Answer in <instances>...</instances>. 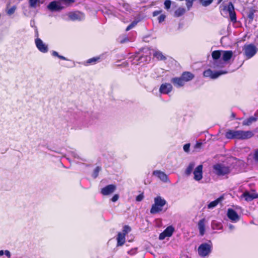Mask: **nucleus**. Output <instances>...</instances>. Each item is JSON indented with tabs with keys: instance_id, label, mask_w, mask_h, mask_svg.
Here are the masks:
<instances>
[{
	"instance_id": "37",
	"label": "nucleus",
	"mask_w": 258,
	"mask_h": 258,
	"mask_svg": "<svg viewBox=\"0 0 258 258\" xmlns=\"http://www.w3.org/2000/svg\"><path fill=\"white\" fill-rule=\"evenodd\" d=\"M144 198V194L142 193L136 197V200L137 202H141L143 200Z\"/></svg>"
},
{
	"instance_id": "6",
	"label": "nucleus",
	"mask_w": 258,
	"mask_h": 258,
	"mask_svg": "<svg viewBox=\"0 0 258 258\" xmlns=\"http://www.w3.org/2000/svg\"><path fill=\"white\" fill-rule=\"evenodd\" d=\"M224 10L228 12L230 21L233 23L237 21L236 14L234 10V7L231 2H230L227 6H224Z\"/></svg>"
},
{
	"instance_id": "52",
	"label": "nucleus",
	"mask_w": 258,
	"mask_h": 258,
	"mask_svg": "<svg viewBox=\"0 0 258 258\" xmlns=\"http://www.w3.org/2000/svg\"><path fill=\"white\" fill-rule=\"evenodd\" d=\"M223 0H217V4H220Z\"/></svg>"
},
{
	"instance_id": "33",
	"label": "nucleus",
	"mask_w": 258,
	"mask_h": 258,
	"mask_svg": "<svg viewBox=\"0 0 258 258\" xmlns=\"http://www.w3.org/2000/svg\"><path fill=\"white\" fill-rule=\"evenodd\" d=\"M131 230V229L130 226L128 225H125L123 228L122 232L121 233L122 234H124V235H126V234L128 233Z\"/></svg>"
},
{
	"instance_id": "14",
	"label": "nucleus",
	"mask_w": 258,
	"mask_h": 258,
	"mask_svg": "<svg viewBox=\"0 0 258 258\" xmlns=\"http://www.w3.org/2000/svg\"><path fill=\"white\" fill-rule=\"evenodd\" d=\"M47 8L52 12L59 11L61 10L63 7L60 5V4L56 1L51 2L47 6Z\"/></svg>"
},
{
	"instance_id": "1",
	"label": "nucleus",
	"mask_w": 258,
	"mask_h": 258,
	"mask_svg": "<svg viewBox=\"0 0 258 258\" xmlns=\"http://www.w3.org/2000/svg\"><path fill=\"white\" fill-rule=\"evenodd\" d=\"M253 136V133L250 131L228 130L225 133V137L228 139L246 140L251 138Z\"/></svg>"
},
{
	"instance_id": "44",
	"label": "nucleus",
	"mask_w": 258,
	"mask_h": 258,
	"mask_svg": "<svg viewBox=\"0 0 258 258\" xmlns=\"http://www.w3.org/2000/svg\"><path fill=\"white\" fill-rule=\"evenodd\" d=\"M162 10L155 11L153 12V16L154 17L157 16L159 14H160L162 13Z\"/></svg>"
},
{
	"instance_id": "25",
	"label": "nucleus",
	"mask_w": 258,
	"mask_h": 258,
	"mask_svg": "<svg viewBox=\"0 0 258 258\" xmlns=\"http://www.w3.org/2000/svg\"><path fill=\"white\" fill-rule=\"evenodd\" d=\"M224 199V197L223 196H220L219 198H218V199H217L216 200H215V201H212L211 202H210L208 205V209H212V208H215V207H216L218 204L221 202Z\"/></svg>"
},
{
	"instance_id": "47",
	"label": "nucleus",
	"mask_w": 258,
	"mask_h": 258,
	"mask_svg": "<svg viewBox=\"0 0 258 258\" xmlns=\"http://www.w3.org/2000/svg\"><path fill=\"white\" fill-rule=\"evenodd\" d=\"M62 1L64 2H65L66 3H69V4L73 3L75 2L74 0H62Z\"/></svg>"
},
{
	"instance_id": "40",
	"label": "nucleus",
	"mask_w": 258,
	"mask_h": 258,
	"mask_svg": "<svg viewBox=\"0 0 258 258\" xmlns=\"http://www.w3.org/2000/svg\"><path fill=\"white\" fill-rule=\"evenodd\" d=\"M253 158L255 161L258 162V149L255 150L253 154Z\"/></svg>"
},
{
	"instance_id": "48",
	"label": "nucleus",
	"mask_w": 258,
	"mask_h": 258,
	"mask_svg": "<svg viewBox=\"0 0 258 258\" xmlns=\"http://www.w3.org/2000/svg\"><path fill=\"white\" fill-rule=\"evenodd\" d=\"M58 58L61 59H62V60H68V59L67 58H66L63 56L60 55H59Z\"/></svg>"
},
{
	"instance_id": "8",
	"label": "nucleus",
	"mask_w": 258,
	"mask_h": 258,
	"mask_svg": "<svg viewBox=\"0 0 258 258\" xmlns=\"http://www.w3.org/2000/svg\"><path fill=\"white\" fill-rule=\"evenodd\" d=\"M69 18L72 21H81L84 19V14L79 11L72 12L68 14Z\"/></svg>"
},
{
	"instance_id": "24",
	"label": "nucleus",
	"mask_w": 258,
	"mask_h": 258,
	"mask_svg": "<svg viewBox=\"0 0 258 258\" xmlns=\"http://www.w3.org/2000/svg\"><path fill=\"white\" fill-rule=\"evenodd\" d=\"M186 12L185 8L180 7L178 8L174 12V17L178 18L183 16Z\"/></svg>"
},
{
	"instance_id": "15",
	"label": "nucleus",
	"mask_w": 258,
	"mask_h": 258,
	"mask_svg": "<svg viewBox=\"0 0 258 258\" xmlns=\"http://www.w3.org/2000/svg\"><path fill=\"white\" fill-rule=\"evenodd\" d=\"M227 217L232 221L237 222L239 220V216L236 212L232 209H228Z\"/></svg>"
},
{
	"instance_id": "18",
	"label": "nucleus",
	"mask_w": 258,
	"mask_h": 258,
	"mask_svg": "<svg viewBox=\"0 0 258 258\" xmlns=\"http://www.w3.org/2000/svg\"><path fill=\"white\" fill-rule=\"evenodd\" d=\"M181 77L185 83L192 80L195 78V75L190 72L185 71L182 73Z\"/></svg>"
},
{
	"instance_id": "10",
	"label": "nucleus",
	"mask_w": 258,
	"mask_h": 258,
	"mask_svg": "<svg viewBox=\"0 0 258 258\" xmlns=\"http://www.w3.org/2000/svg\"><path fill=\"white\" fill-rule=\"evenodd\" d=\"M174 231V228L172 226H168L164 231L159 235V239L163 240L166 237H170Z\"/></svg>"
},
{
	"instance_id": "39",
	"label": "nucleus",
	"mask_w": 258,
	"mask_h": 258,
	"mask_svg": "<svg viewBox=\"0 0 258 258\" xmlns=\"http://www.w3.org/2000/svg\"><path fill=\"white\" fill-rule=\"evenodd\" d=\"M190 144H186L183 146V150L185 152H188L189 151Z\"/></svg>"
},
{
	"instance_id": "35",
	"label": "nucleus",
	"mask_w": 258,
	"mask_h": 258,
	"mask_svg": "<svg viewBox=\"0 0 258 258\" xmlns=\"http://www.w3.org/2000/svg\"><path fill=\"white\" fill-rule=\"evenodd\" d=\"M100 170H101V168L99 166H97L95 168V169L93 171V177L94 178H96L98 176L99 172L100 171Z\"/></svg>"
},
{
	"instance_id": "49",
	"label": "nucleus",
	"mask_w": 258,
	"mask_h": 258,
	"mask_svg": "<svg viewBox=\"0 0 258 258\" xmlns=\"http://www.w3.org/2000/svg\"><path fill=\"white\" fill-rule=\"evenodd\" d=\"M202 143L198 142L196 145V147L200 148L202 146Z\"/></svg>"
},
{
	"instance_id": "22",
	"label": "nucleus",
	"mask_w": 258,
	"mask_h": 258,
	"mask_svg": "<svg viewBox=\"0 0 258 258\" xmlns=\"http://www.w3.org/2000/svg\"><path fill=\"white\" fill-rule=\"evenodd\" d=\"M222 59L225 62H228L233 56L231 50H222Z\"/></svg>"
},
{
	"instance_id": "3",
	"label": "nucleus",
	"mask_w": 258,
	"mask_h": 258,
	"mask_svg": "<svg viewBox=\"0 0 258 258\" xmlns=\"http://www.w3.org/2000/svg\"><path fill=\"white\" fill-rule=\"evenodd\" d=\"M215 174L218 176H223L230 172V167L223 164L218 163L213 166Z\"/></svg>"
},
{
	"instance_id": "46",
	"label": "nucleus",
	"mask_w": 258,
	"mask_h": 258,
	"mask_svg": "<svg viewBox=\"0 0 258 258\" xmlns=\"http://www.w3.org/2000/svg\"><path fill=\"white\" fill-rule=\"evenodd\" d=\"M52 55L54 56H56V57H58L59 55L58 53V52H57L56 51H53V52H52Z\"/></svg>"
},
{
	"instance_id": "2",
	"label": "nucleus",
	"mask_w": 258,
	"mask_h": 258,
	"mask_svg": "<svg viewBox=\"0 0 258 258\" xmlns=\"http://www.w3.org/2000/svg\"><path fill=\"white\" fill-rule=\"evenodd\" d=\"M167 204V202L160 196H157L154 198V204L150 209V213L156 214L161 212L163 210L164 206Z\"/></svg>"
},
{
	"instance_id": "45",
	"label": "nucleus",
	"mask_w": 258,
	"mask_h": 258,
	"mask_svg": "<svg viewBox=\"0 0 258 258\" xmlns=\"http://www.w3.org/2000/svg\"><path fill=\"white\" fill-rule=\"evenodd\" d=\"M5 254L8 256V258H10L11 255L10 252L9 250H5Z\"/></svg>"
},
{
	"instance_id": "43",
	"label": "nucleus",
	"mask_w": 258,
	"mask_h": 258,
	"mask_svg": "<svg viewBox=\"0 0 258 258\" xmlns=\"http://www.w3.org/2000/svg\"><path fill=\"white\" fill-rule=\"evenodd\" d=\"M135 24L134 23H131V24H130L126 28V29H125V31H129L130 29H131L132 28H133L134 26H135Z\"/></svg>"
},
{
	"instance_id": "21",
	"label": "nucleus",
	"mask_w": 258,
	"mask_h": 258,
	"mask_svg": "<svg viewBox=\"0 0 258 258\" xmlns=\"http://www.w3.org/2000/svg\"><path fill=\"white\" fill-rule=\"evenodd\" d=\"M171 81L177 87H182L185 84L181 76L180 77L173 78L171 79Z\"/></svg>"
},
{
	"instance_id": "19",
	"label": "nucleus",
	"mask_w": 258,
	"mask_h": 258,
	"mask_svg": "<svg viewBox=\"0 0 258 258\" xmlns=\"http://www.w3.org/2000/svg\"><path fill=\"white\" fill-rule=\"evenodd\" d=\"M147 61V56L136 55L134 57L132 60V63L135 65H138L141 62Z\"/></svg>"
},
{
	"instance_id": "42",
	"label": "nucleus",
	"mask_w": 258,
	"mask_h": 258,
	"mask_svg": "<svg viewBox=\"0 0 258 258\" xmlns=\"http://www.w3.org/2000/svg\"><path fill=\"white\" fill-rule=\"evenodd\" d=\"M129 41V39L127 37L125 36L120 40V43H124Z\"/></svg>"
},
{
	"instance_id": "17",
	"label": "nucleus",
	"mask_w": 258,
	"mask_h": 258,
	"mask_svg": "<svg viewBox=\"0 0 258 258\" xmlns=\"http://www.w3.org/2000/svg\"><path fill=\"white\" fill-rule=\"evenodd\" d=\"M242 197L246 201H251L254 199H258V194H250L248 191H246L243 193Z\"/></svg>"
},
{
	"instance_id": "5",
	"label": "nucleus",
	"mask_w": 258,
	"mask_h": 258,
	"mask_svg": "<svg viewBox=\"0 0 258 258\" xmlns=\"http://www.w3.org/2000/svg\"><path fill=\"white\" fill-rule=\"evenodd\" d=\"M212 248V244H209L207 243H202L198 247V253L201 256H206L211 252Z\"/></svg>"
},
{
	"instance_id": "30",
	"label": "nucleus",
	"mask_w": 258,
	"mask_h": 258,
	"mask_svg": "<svg viewBox=\"0 0 258 258\" xmlns=\"http://www.w3.org/2000/svg\"><path fill=\"white\" fill-rule=\"evenodd\" d=\"M195 166V164L194 163H190L186 168L185 173L186 175H189L192 172L194 167Z\"/></svg>"
},
{
	"instance_id": "9",
	"label": "nucleus",
	"mask_w": 258,
	"mask_h": 258,
	"mask_svg": "<svg viewBox=\"0 0 258 258\" xmlns=\"http://www.w3.org/2000/svg\"><path fill=\"white\" fill-rule=\"evenodd\" d=\"M116 189V186L115 185L113 184H109L101 188V193L103 196H108L113 193Z\"/></svg>"
},
{
	"instance_id": "16",
	"label": "nucleus",
	"mask_w": 258,
	"mask_h": 258,
	"mask_svg": "<svg viewBox=\"0 0 258 258\" xmlns=\"http://www.w3.org/2000/svg\"><path fill=\"white\" fill-rule=\"evenodd\" d=\"M257 120V115L256 112L254 114L253 116H250L248 118L245 119L242 122V125L244 126H249L253 122L256 121Z\"/></svg>"
},
{
	"instance_id": "31",
	"label": "nucleus",
	"mask_w": 258,
	"mask_h": 258,
	"mask_svg": "<svg viewBox=\"0 0 258 258\" xmlns=\"http://www.w3.org/2000/svg\"><path fill=\"white\" fill-rule=\"evenodd\" d=\"M40 0H29L30 7L31 8H35L36 5L39 3Z\"/></svg>"
},
{
	"instance_id": "34",
	"label": "nucleus",
	"mask_w": 258,
	"mask_h": 258,
	"mask_svg": "<svg viewBox=\"0 0 258 258\" xmlns=\"http://www.w3.org/2000/svg\"><path fill=\"white\" fill-rule=\"evenodd\" d=\"M254 12H255L254 10H251L248 14L247 17L250 21H252L254 19Z\"/></svg>"
},
{
	"instance_id": "50",
	"label": "nucleus",
	"mask_w": 258,
	"mask_h": 258,
	"mask_svg": "<svg viewBox=\"0 0 258 258\" xmlns=\"http://www.w3.org/2000/svg\"><path fill=\"white\" fill-rule=\"evenodd\" d=\"M231 117H232L233 118H234L236 116V115L234 113L232 112L231 114Z\"/></svg>"
},
{
	"instance_id": "32",
	"label": "nucleus",
	"mask_w": 258,
	"mask_h": 258,
	"mask_svg": "<svg viewBox=\"0 0 258 258\" xmlns=\"http://www.w3.org/2000/svg\"><path fill=\"white\" fill-rule=\"evenodd\" d=\"M164 4L165 9L168 10L171 7V1L170 0H165Z\"/></svg>"
},
{
	"instance_id": "28",
	"label": "nucleus",
	"mask_w": 258,
	"mask_h": 258,
	"mask_svg": "<svg viewBox=\"0 0 258 258\" xmlns=\"http://www.w3.org/2000/svg\"><path fill=\"white\" fill-rule=\"evenodd\" d=\"M212 57L214 60H218L222 55V50H214L212 52Z\"/></svg>"
},
{
	"instance_id": "26",
	"label": "nucleus",
	"mask_w": 258,
	"mask_h": 258,
	"mask_svg": "<svg viewBox=\"0 0 258 258\" xmlns=\"http://www.w3.org/2000/svg\"><path fill=\"white\" fill-rule=\"evenodd\" d=\"M125 236L124 234H122L121 232H119L117 234V245L121 246L125 242Z\"/></svg>"
},
{
	"instance_id": "7",
	"label": "nucleus",
	"mask_w": 258,
	"mask_h": 258,
	"mask_svg": "<svg viewBox=\"0 0 258 258\" xmlns=\"http://www.w3.org/2000/svg\"><path fill=\"white\" fill-rule=\"evenodd\" d=\"M225 73L226 72L222 71H217L214 72L211 69H208L204 72L203 75L205 77H209L211 79H215Z\"/></svg>"
},
{
	"instance_id": "38",
	"label": "nucleus",
	"mask_w": 258,
	"mask_h": 258,
	"mask_svg": "<svg viewBox=\"0 0 258 258\" xmlns=\"http://www.w3.org/2000/svg\"><path fill=\"white\" fill-rule=\"evenodd\" d=\"M166 18V15L164 14H161L160 16L158 17V20L159 23H162L163 21H165V19Z\"/></svg>"
},
{
	"instance_id": "41",
	"label": "nucleus",
	"mask_w": 258,
	"mask_h": 258,
	"mask_svg": "<svg viewBox=\"0 0 258 258\" xmlns=\"http://www.w3.org/2000/svg\"><path fill=\"white\" fill-rule=\"evenodd\" d=\"M118 199H119L118 195L115 194L112 197L111 200L113 202H115L118 200Z\"/></svg>"
},
{
	"instance_id": "12",
	"label": "nucleus",
	"mask_w": 258,
	"mask_h": 258,
	"mask_svg": "<svg viewBox=\"0 0 258 258\" xmlns=\"http://www.w3.org/2000/svg\"><path fill=\"white\" fill-rule=\"evenodd\" d=\"M203 168L202 165H198L194 171V179L197 181H200L203 178Z\"/></svg>"
},
{
	"instance_id": "20",
	"label": "nucleus",
	"mask_w": 258,
	"mask_h": 258,
	"mask_svg": "<svg viewBox=\"0 0 258 258\" xmlns=\"http://www.w3.org/2000/svg\"><path fill=\"white\" fill-rule=\"evenodd\" d=\"M153 175L157 176L161 180L166 182L168 180L167 175L163 172L160 170H155L153 172Z\"/></svg>"
},
{
	"instance_id": "4",
	"label": "nucleus",
	"mask_w": 258,
	"mask_h": 258,
	"mask_svg": "<svg viewBox=\"0 0 258 258\" xmlns=\"http://www.w3.org/2000/svg\"><path fill=\"white\" fill-rule=\"evenodd\" d=\"M244 54L246 58L249 59L253 57L257 52V48L253 44H245L243 47Z\"/></svg>"
},
{
	"instance_id": "29",
	"label": "nucleus",
	"mask_w": 258,
	"mask_h": 258,
	"mask_svg": "<svg viewBox=\"0 0 258 258\" xmlns=\"http://www.w3.org/2000/svg\"><path fill=\"white\" fill-rule=\"evenodd\" d=\"M153 56L159 60H165L166 59V57L160 51H156L154 53Z\"/></svg>"
},
{
	"instance_id": "11",
	"label": "nucleus",
	"mask_w": 258,
	"mask_h": 258,
	"mask_svg": "<svg viewBox=\"0 0 258 258\" xmlns=\"http://www.w3.org/2000/svg\"><path fill=\"white\" fill-rule=\"evenodd\" d=\"M35 42L37 48L40 52L46 53L48 51L47 45L44 44L40 38H36Z\"/></svg>"
},
{
	"instance_id": "36",
	"label": "nucleus",
	"mask_w": 258,
	"mask_h": 258,
	"mask_svg": "<svg viewBox=\"0 0 258 258\" xmlns=\"http://www.w3.org/2000/svg\"><path fill=\"white\" fill-rule=\"evenodd\" d=\"M16 10V7L15 6H13L12 8H11L10 9H9L8 11H7V14L9 15H11L12 14H13L15 11Z\"/></svg>"
},
{
	"instance_id": "27",
	"label": "nucleus",
	"mask_w": 258,
	"mask_h": 258,
	"mask_svg": "<svg viewBox=\"0 0 258 258\" xmlns=\"http://www.w3.org/2000/svg\"><path fill=\"white\" fill-rule=\"evenodd\" d=\"M100 56L93 57L92 58L88 59L86 61V63L87 64H95L98 62L100 61Z\"/></svg>"
},
{
	"instance_id": "51",
	"label": "nucleus",
	"mask_w": 258,
	"mask_h": 258,
	"mask_svg": "<svg viewBox=\"0 0 258 258\" xmlns=\"http://www.w3.org/2000/svg\"><path fill=\"white\" fill-rule=\"evenodd\" d=\"M4 253H5V252L4 251V250H0V256L3 255Z\"/></svg>"
},
{
	"instance_id": "13",
	"label": "nucleus",
	"mask_w": 258,
	"mask_h": 258,
	"mask_svg": "<svg viewBox=\"0 0 258 258\" xmlns=\"http://www.w3.org/2000/svg\"><path fill=\"white\" fill-rule=\"evenodd\" d=\"M172 89L173 87L171 84L169 83H164L161 84L160 86L159 91L162 94H168L172 90Z\"/></svg>"
},
{
	"instance_id": "23",
	"label": "nucleus",
	"mask_w": 258,
	"mask_h": 258,
	"mask_svg": "<svg viewBox=\"0 0 258 258\" xmlns=\"http://www.w3.org/2000/svg\"><path fill=\"white\" fill-rule=\"evenodd\" d=\"M205 223H206V219L205 218H203V219H201L198 223V228H199V231H200V235L201 236H203L205 234Z\"/></svg>"
}]
</instances>
